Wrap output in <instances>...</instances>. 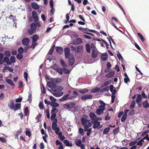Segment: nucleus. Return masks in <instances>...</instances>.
I'll return each instance as SVG.
<instances>
[{"label":"nucleus","instance_id":"obj_54","mask_svg":"<svg viewBox=\"0 0 149 149\" xmlns=\"http://www.w3.org/2000/svg\"><path fill=\"white\" fill-rule=\"evenodd\" d=\"M39 107L40 109H42L44 108V106L42 102H40L39 104Z\"/></svg>","mask_w":149,"mask_h":149},{"label":"nucleus","instance_id":"obj_37","mask_svg":"<svg viewBox=\"0 0 149 149\" xmlns=\"http://www.w3.org/2000/svg\"><path fill=\"white\" fill-rule=\"evenodd\" d=\"M58 111V110L57 108L56 107H52V110L51 111V113H55L56 114Z\"/></svg>","mask_w":149,"mask_h":149},{"label":"nucleus","instance_id":"obj_38","mask_svg":"<svg viewBox=\"0 0 149 149\" xmlns=\"http://www.w3.org/2000/svg\"><path fill=\"white\" fill-rule=\"evenodd\" d=\"M4 54L5 56L10 57L11 56V53L9 51H5L4 52Z\"/></svg>","mask_w":149,"mask_h":149},{"label":"nucleus","instance_id":"obj_13","mask_svg":"<svg viewBox=\"0 0 149 149\" xmlns=\"http://www.w3.org/2000/svg\"><path fill=\"white\" fill-rule=\"evenodd\" d=\"M57 85L55 83V82L52 81L51 85V86L50 87V88L51 89V90L53 92H56V87Z\"/></svg>","mask_w":149,"mask_h":149},{"label":"nucleus","instance_id":"obj_61","mask_svg":"<svg viewBox=\"0 0 149 149\" xmlns=\"http://www.w3.org/2000/svg\"><path fill=\"white\" fill-rule=\"evenodd\" d=\"M22 97H21L16 99L15 100V101L17 103H19L21 102L22 101Z\"/></svg>","mask_w":149,"mask_h":149},{"label":"nucleus","instance_id":"obj_1","mask_svg":"<svg viewBox=\"0 0 149 149\" xmlns=\"http://www.w3.org/2000/svg\"><path fill=\"white\" fill-rule=\"evenodd\" d=\"M88 116L84 115L83 117H81V122L84 127L85 131H86V129H88L92 125V123L88 120Z\"/></svg>","mask_w":149,"mask_h":149},{"label":"nucleus","instance_id":"obj_40","mask_svg":"<svg viewBox=\"0 0 149 149\" xmlns=\"http://www.w3.org/2000/svg\"><path fill=\"white\" fill-rule=\"evenodd\" d=\"M17 52L19 54H22L24 52V48L22 47H19L18 49Z\"/></svg>","mask_w":149,"mask_h":149},{"label":"nucleus","instance_id":"obj_9","mask_svg":"<svg viewBox=\"0 0 149 149\" xmlns=\"http://www.w3.org/2000/svg\"><path fill=\"white\" fill-rule=\"evenodd\" d=\"M75 62V59L73 55L72 56H70L68 59V62L69 65L70 66H72L74 63Z\"/></svg>","mask_w":149,"mask_h":149},{"label":"nucleus","instance_id":"obj_7","mask_svg":"<svg viewBox=\"0 0 149 149\" xmlns=\"http://www.w3.org/2000/svg\"><path fill=\"white\" fill-rule=\"evenodd\" d=\"M93 97V95L91 94L86 95L82 96L81 99L82 100H86L88 99H91Z\"/></svg>","mask_w":149,"mask_h":149},{"label":"nucleus","instance_id":"obj_46","mask_svg":"<svg viewBox=\"0 0 149 149\" xmlns=\"http://www.w3.org/2000/svg\"><path fill=\"white\" fill-rule=\"evenodd\" d=\"M119 127H118L114 129L113 131V132L114 135H116L119 132Z\"/></svg>","mask_w":149,"mask_h":149},{"label":"nucleus","instance_id":"obj_35","mask_svg":"<svg viewBox=\"0 0 149 149\" xmlns=\"http://www.w3.org/2000/svg\"><path fill=\"white\" fill-rule=\"evenodd\" d=\"M110 129V128L109 127H107L104 128L103 131V134H107Z\"/></svg>","mask_w":149,"mask_h":149},{"label":"nucleus","instance_id":"obj_26","mask_svg":"<svg viewBox=\"0 0 149 149\" xmlns=\"http://www.w3.org/2000/svg\"><path fill=\"white\" fill-rule=\"evenodd\" d=\"M117 57L119 60V61H121V62L123 63V56L121 55L119 51H117Z\"/></svg>","mask_w":149,"mask_h":149},{"label":"nucleus","instance_id":"obj_3","mask_svg":"<svg viewBox=\"0 0 149 149\" xmlns=\"http://www.w3.org/2000/svg\"><path fill=\"white\" fill-rule=\"evenodd\" d=\"M32 17L30 16L28 19V21L29 22H32L33 21V19L34 21L35 22H37L38 20V14L35 10H33L32 12Z\"/></svg>","mask_w":149,"mask_h":149},{"label":"nucleus","instance_id":"obj_55","mask_svg":"<svg viewBox=\"0 0 149 149\" xmlns=\"http://www.w3.org/2000/svg\"><path fill=\"white\" fill-rule=\"evenodd\" d=\"M137 142L136 141H131L129 143V145L130 146H132L134 145Z\"/></svg>","mask_w":149,"mask_h":149},{"label":"nucleus","instance_id":"obj_50","mask_svg":"<svg viewBox=\"0 0 149 149\" xmlns=\"http://www.w3.org/2000/svg\"><path fill=\"white\" fill-rule=\"evenodd\" d=\"M46 116L47 118L49 119L50 118V113L49 111V109H47L46 110Z\"/></svg>","mask_w":149,"mask_h":149},{"label":"nucleus","instance_id":"obj_17","mask_svg":"<svg viewBox=\"0 0 149 149\" xmlns=\"http://www.w3.org/2000/svg\"><path fill=\"white\" fill-rule=\"evenodd\" d=\"M50 80L52 82H56L58 84L61 81V79L59 78H52L50 79Z\"/></svg>","mask_w":149,"mask_h":149},{"label":"nucleus","instance_id":"obj_18","mask_svg":"<svg viewBox=\"0 0 149 149\" xmlns=\"http://www.w3.org/2000/svg\"><path fill=\"white\" fill-rule=\"evenodd\" d=\"M115 74V73L113 71H111L110 72L108 73L107 74L105 77L106 78H111Z\"/></svg>","mask_w":149,"mask_h":149},{"label":"nucleus","instance_id":"obj_5","mask_svg":"<svg viewBox=\"0 0 149 149\" xmlns=\"http://www.w3.org/2000/svg\"><path fill=\"white\" fill-rule=\"evenodd\" d=\"M64 51L65 58H68L70 54V49L68 47H65L64 48Z\"/></svg>","mask_w":149,"mask_h":149},{"label":"nucleus","instance_id":"obj_45","mask_svg":"<svg viewBox=\"0 0 149 149\" xmlns=\"http://www.w3.org/2000/svg\"><path fill=\"white\" fill-rule=\"evenodd\" d=\"M62 69L63 72L65 74H68L70 72V70L68 69L63 68H62Z\"/></svg>","mask_w":149,"mask_h":149},{"label":"nucleus","instance_id":"obj_8","mask_svg":"<svg viewBox=\"0 0 149 149\" xmlns=\"http://www.w3.org/2000/svg\"><path fill=\"white\" fill-rule=\"evenodd\" d=\"M55 50L57 54L59 55H62L63 53V49L61 47L56 46L55 47Z\"/></svg>","mask_w":149,"mask_h":149},{"label":"nucleus","instance_id":"obj_36","mask_svg":"<svg viewBox=\"0 0 149 149\" xmlns=\"http://www.w3.org/2000/svg\"><path fill=\"white\" fill-rule=\"evenodd\" d=\"M6 82L10 85L11 86H13L15 84L13 82V81L10 79H6Z\"/></svg>","mask_w":149,"mask_h":149},{"label":"nucleus","instance_id":"obj_29","mask_svg":"<svg viewBox=\"0 0 149 149\" xmlns=\"http://www.w3.org/2000/svg\"><path fill=\"white\" fill-rule=\"evenodd\" d=\"M82 143V141L80 139H76L75 141L76 145L77 146H80Z\"/></svg>","mask_w":149,"mask_h":149},{"label":"nucleus","instance_id":"obj_59","mask_svg":"<svg viewBox=\"0 0 149 149\" xmlns=\"http://www.w3.org/2000/svg\"><path fill=\"white\" fill-rule=\"evenodd\" d=\"M145 139H146L148 141H149V137L148 134H146L145 136L143 137L141 140L143 142H144V140Z\"/></svg>","mask_w":149,"mask_h":149},{"label":"nucleus","instance_id":"obj_39","mask_svg":"<svg viewBox=\"0 0 149 149\" xmlns=\"http://www.w3.org/2000/svg\"><path fill=\"white\" fill-rule=\"evenodd\" d=\"M86 51L88 53H90L91 52L90 45L89 44L87 43L86 45Z\"/></svg>","mask_w":149,"mask_h":149},{"label":"nucleus","instance_id":"obj_24","mask_svg":"<svg viewBox=\"0 0 149 149\" xmlns=\"http://www.w3.org/2000/svg\"><path fill=\"white\" fill-rule=\"evenodd\" d=\"M78 91L79 93H81L85 94L86 93H87L88 92V90L86 88H85L82 89H79Z\"/></svg>","mask_w":149,"mask_h":149},{"label":"nucleus","instance_id":"obj_47","mask_svg":"<svg viewBox=\"0 0 149 149\" xmlns=\"http://www.w3.org/2000/svg\"><path fill=\"white\" fill-rule=\"evenodd\" d=\"M0 141L3 143H6L7 142L6 139L3 137H0Z\"/></svg>","mask_w":149,"mask_h":149},{"label":"nucleus","instance_id":"obj_4","mask_svg":"<svg viewBox=\"0 0 149 149\" xmlns=\"http://www.w3.org/2000/svg\"><path fill=\"white\" fill-rule=\"evenodd\" d=\"M75 103L73 102H70V103H66L64 104V107L67 109H72L74 107Z\"/></svg>","mask_w":149,"mask_h":149},{"label":"nucleus","instance_id":"obj_43","mask_svg":"<svg viewBox=\"0 0 149 149\" xmlns=\"http://www.w3.org/2000/svg\"><path fill=\"white\" fill-rule=\"evenodd\" d=\"M109 90V86L105 87L100 90V92H103L106 91H108Z\"/></svg>","mask_w":149,"mask_h":149},{"label":"nucleus","instance_id":"obj_25","mask_svg":"<svg viewBox=\"0 0 149 149\" xmlns=\"http://www.w3.org/2000/svg\"><path fill=\"white\" fill-rule=\"evenodd\" d=\"M10 65H11L12 63H14L16 62V58L15 56H12L10 58Z\"/></svg>","mask_w":149,"mask_h":149},{"label":"nucleus","instance_id":"obj_27","mask_svg":"<svg viewBox=\"0 0 149 149\" xmlns=\"http://www.w3.org/2000/svg\"><path fill=\"white\" fill-rule=\"evenodd\" d=\"M142 105L143 107L144 108H146L148 107L149 108V104L147 100H146L143 102Z\"/></svg>","mask_w":149,"mask_h":149},{"label":"nucleus","instance_id":"obj_21","mask_svg":"<svg viewBox=\"0 0 149 149\" xmlns=\"http://www.w3.org/2000/svg\"><path fill=\"white\" fill-rule=\"evenodd\" d=\"M39 36L36 34L33 36L32 37V42H36L39 39Z\"/></svg>","mask_w":149,"mask_h":149},{"label":"nucleus","instance_id":"obj_31","mask_svg":"<svg viewBox=\"0 0 149 149\" xmlns=\"http://www.w3.org/2000/svg\"><path fill=\"white\" fill-rule=\"evenodd\" d=\"M51 106L53 107H58L59 105V104L56 102H51Z\"/></svg>","mask_w":149,"mask_h":149},{"label":"nucleus","instance_id":"obj_64","mask_svg":"<svg viewBox=\"0 0 149 149\" xmlns=\"http://www.w3.org/2000/svg\"><path fill=\"white\" fill-rule=\"evenodd\" d=\"M55 142L56 145H59L60 146H63L62 142H61L58 140H56V141Z\"/></svg>","mask_w":149,"mask_h":149},{"label":"nucleus","instance_id":"obj_63","mask_svg":"<svg viewBox=\"0 0 149 149\" xmlns=\"http://www.w3.org/2000/svg\"><path fill=\"white\" fill-rule=\"evenodd\" d=\"M50 99L52 101L51 102H54L56 101V98H54L53 96L51 95L49 97Z\"/></svg>","mask_w":149,"mask_h":149},{"label":"nucleus","instance_id":"obj_30","mask_svg":"<svg viewBox=\"0 0 149 149\" xmlns=\"http://www.w3.org/2000/svg\"><path fill=\"white\" fill-rule=\"evenodd\" d=\"M52 123V127L57 126V120L56 118H55L53 120Z\"/></svg>","mask_w":149,"mask_h":149},{"label":"nucleus","instance_id":"obj_15","mask_svg":"<svg viewBox=\"0 0 149 149\" xmlns=\"http://www.w3.org/2000/svg\"><path fill=\"white\" fill-rule=\"evenodd\" d=\"M31 5L32 8L34 10H38L40 8L39 6L37 3L35 2L32 3Z\"/></svg>","mask_w":149,"mask_h":149},{"label":"nucleus","instance_id":"obj_12","mask_svg":"<svg viewBox=\"0 0 149 149\" xmlns=\"http://www.w3.org/2000/svg\"><path fill=\"white\" fill-rule=\"evenodd\" d=\"M9 57L5 56L1 62V65L3 64L4 63H6L7 64L10 65V59Z\"/></svg>","mask_w":149,"mask_h":149},{"label":"nucleus","instance_id":"obj_23","mask_svg":"<svg viewBox=\"0 0 149 149\" xmlns=\"http://www.w3.org/2000/svg\"><path fill=\"white\" fill-rule=\"evenodd\" d=\"M100 91V88L98 87H96L92 89L91 91V92L93 93H98Z\"/></svg>","mask_w":149,"mask_h":149},{"label":"nucleus","instance_id":"obj_44","mask_svg":"<svg viewBox=\"0 0 149 149\" xmlns=\"http://www.w3.org/2000/svg\"><path fill=\"white\" fill-rule=\"evenodd\" d=\"M16 57L17 59L20 61L23 58V55L21 54H17Z\"/></svg>","mask_w":149,"mask_h":149},{"label":"nucleus","instance_id":"obj_34","mask_svg":"<svg viewBox=\"0 0 149 149\" xmlns=\"http://www.w3.org/2000/svg\"><path fill=\"white\" fill-rule=\"evenodd\" d=\"M89 116L91 119L97 118V116L93 112H90L89 113Z\"/></svg>","mask_w":149,"mask_h":149},{"label":"nucleus","instance_id":"obj_20","mask_svg":"<svg viewBox=\"0 0 149 149\" xmlns=\"http://www.w3.org/2000/svg\"><path fill=\"white\" fill-rule=\"evenodd\" d=\"M63 142L67 146L72 147V143L70 142L68 140H64Z\"/></svg>","mask_w":149,"mask_h":149},{"label":"nucleus","instance_id":"obj_51","mask_svg":"<svg viewBox=\"0 0 149 149\" xmlns=\"http://www.w3.org/2000/svg\"><path fill=\"white\" fill-rule=\"evenodd\" d=\"M35 30L34 29L30 28V29L28 30V33L29 35H32L34 33Z\"/></svg>","mask_w":149,"mask_h":149},{"label":"nucleus","instance_id":"obj_2","mask_svg":"<svg viewBox=\"0 0 149 149\" xmlns=\"http://www.w3.org/2000/svg\"><path fill=\"white\" fill-rule=\"evenodd\" d=\"M21 104L20 103L14 104V101L13 99H11L8 104V107L11 110H13L16 111L21 109Z\"/></svg>","mask_w":149,"mask_h":149},{"label":"nucleus","instance_id":"obj_22","mask_svg":"<svg viewBox=\"0 0 149 149\" xmlns=\"http://www.w3.org/2000/svg\"><path fill=\"white\" fill-rule=\"evenodd\" d=\"M142 100V96L140 94H138L136 99V103L140 102Z\"/></svg>","mask_w":149,"mask_h":149},{"label":"nucleus","instance_id":"obj_56","mask_svg":"<svg viewBox=\"0 0 149 149\" xmlns=\"http://www.w3.org/2000/svg\"><path fill=\"white\" fill-rule=\"evenodd\" d=\"M127 116L123 114L122 116V118L121 119V122H124L126 120Z\"/></svg>","mask_w":149,"mask_h":149},{"label":"nucleus","instance_id":"obj_16","mask_svg":"<svg viewBox=\"0 0 149 149\" xmlns=\"http://www.w3.org/2000/svg\"><path fill=\"white\" fill-rule=\"evenodd\" d=\"M98 53L95 49H93L92 52L91 56L93 58H95L97 56Z\"/></svg>","mask_w":149,"mask_h":149},{"label":"nucleus","instance_id":"obj_10","mask_svg":"<svg viewBox=\"0 0 149 149\" xmlns=\"http://www.w3.org/2000/svg\"><path fill=\"white\" fill-rule=\"evenodd\" d=\"M30 40L29 38H24L22 41V44L24 45H28L29 43Z\"/></svg>","mask_w":149,"mask_h":149},{"label":"nucleus","instance_id":"obj_32","mask_svg":"<svg viewBox=\"0 0 149 149\" xmlns=\"http://www.w3.org/2000/svg\"><path fill=\"white\" fill-rule=\"evenodd\" d=\"M137 35L139 37L140 39L142 42L144 41L145 40V39L141 33H137Z\"/></svg>","mask_w":149,"mask_h":149},{"label":"nucleus","instance_id":"obj_53","mask_svg":"<svg viewBox=\"0 0 149 149\" xmlns=\"http://www.w3.org/2000/svg\"><path fill=\"white\" fill-rule=\"evenodd\" d=\"M38 45V44L36 42H32V45L30 47V48H32L33 49H34L36 47V46Z\"/></svg>","mask_w":149,"mask_h":149},{"label":"nucleus","instance_id":"obj_28","mask_svg":"<svg viewBox=\"0 0 149 149\" xmlns=\"http://www.w3.org/2000/svg\"><path fill=\"white\" fill-rule=\"evenodd\" d=\"M53 130L55 131V133L56 134H58L59 132L60 129L57 126L52 127Z\"/></svg>","mask_w":149,"mask_h":149},{"label":"nucleus","instance_id":"obj_6","mask_svg":"<svg viewBox=\"0 0 149 149\" xmlns=\"http://www.w3.org/2000/svg\"><path fill=\"white\" fill-rule=\"evenodd\" d=\"M82 43V40L80 38H77L76 40H73L72 42V43L73 45H79Z\"/></svg>","mask_w":149,"mask_h":149},{"label":"nucleus","instance_id":"obj_48","mask_svg":"<svg viewBox=\"0 0 149 149\" xmlns=\"http://www.w3.org/2000/svg\"><path fill=\"white\" fill-rule=\"evenodd\" d=\"M25 134L26 135L28 136L29 137H30L31 136V132L29 130H28V129L27 128H26Z\"/></svg>","mask_w":149,"mask_h":149},{"label":"nucleus","instance_id":"obj_11","mask_svg":"<svg viewBox=\"0 0 149 149\" xmlns=\"http://www.w3.org/2000/svg\"><path fill=\"white\" fill-rule=\"evenodd\" d=\"M100 122H98L96 123L93 124V128L94 129H99L102 127V125H100Z\"/></svg>","mask_w":149,"mask_h":149},{"label":"nucleus","instance_id":"obj_57","mask_svg":"<svg viewBox=\"0 0 149 149\" xmlns=\"http://www.w3.org/2000/svg\"><path fill=\"white\" fill-rule=\"evenodd\" d=\"M60 63L61 65L63 67H65L66 66V65L65 61L61 59L60 60Z\"/></svg>","mask_w":149,"mask_h":149},{"label":"nucleus","instance_id":"obj_14","mask_svg":"<svg viewBox=\"0 0 149 149\" xmlns=\"http://www.w3.org/2000/svg\"><path fill=\"white\" fill-rule=\"evenodd\" d=\"M108 56V54L107 52L103 53L101 56V59L103 61H105L107 60Z\"/></svg>","mask_w":149,"mask_h":149},{"label":"nucleus","instance_id":"obj_19","mask_svg":"<svg viewBox=\"0 0 149 149\" xmlns=\"http://www.w3.org/2000/svg\"><path fill=\"white\" fill-rule=\"evenodd\" d=\"M70 95L68 94L64 95L61 98L59 99V100L61 101H63L65 100L69 99L68 97Z\"/></svg>","mask_w":149,"mask_h":149},{"label":"nucleus","instance_id":"obj_42","mask_svg":"<svg viewBox=\"0 0 149 149\" xmlns=\"http://www.w3.org/2000/svg\"><path fill=\"white\" fill-rule=\"evenodd\" d=\"M31 29L36 30L37 28V26L35 23H32L30 25Z\"/></svg>","mask_w":149,"mask_h":149},{"label":"nucleus","instance_id":"obj_60","mask_svg":"<svg viewBox=\"0 0 149 149\" xmlns=\"http://www.w3.org/2000/svg\"><path fill=\"white\" fill-rule=\"evenodd\" d=\"M63 70L62 68H59L58 69H57L56 71L58 72L61 75L63 74Z\"/></svg>","mask_w":149,"mask_h":149},{"label":"nucleus","instance_id":"obj_41","mask_svg":"<svg viewBox=\"0 0 149 149\" xmlns=\"http://www.w3.org/2000/svg\"><path fill=\"white\" fill-rule=\"evenodd\" d=\"M82 47L81 45H79L77 46V49H76L75 52L76 53H79L81 50L82 49Z\"/></svg>","mask_w":149,"mask_h":149},{"label":"nucleus","instance_id":"obj_58","mask_svg":"<svg viewBox=\"0 0 149 149\" xmlns=\"http://www.w3.org/2000/svg\"><path fill=\"white\" fill-rule=\"evenodd\" d=\"M4 54L2 53H0V65H1V62L3 60V59L4 58Z\"/></svg>","mask_w":149,"mask_h":149},{"label":"nucleus","instance_id":"obj_33","mask_svg":"<svg viewBox=\"0 0 149 149\" xmlns=\"http://www.w3.org/2000/svg\"><path fill=\"white\" fill-rule=\"evenodd\" d=\"M24 113L25 116H26L27 115H29V111H28V107H26L24 110Z\"/></svg>","mask_w":149,"mask_h":149},{"label":"nucleus","instance_id":"obj_62","mask_svg":"<svg viewBox=\"0 0 149 149\" xmlns=\"http://www.w3.org/2000/svg\"><path fill=\"white\" fill-rule=\"evenodd\" d=\"M51 118H50L51 120H53L55 118H56V113H51Z\"/></svg>","mask_w":149,"mask_h":149},{"label":"nucleus","instance_id":"obj_49","mask_svg":"<svg viewBox=\"0 0 149 149\" xmlns=\"http://www.w3.org/2000/svg\"><path fill=\"white\" fill-rule=\"evenodd\" d=\"M96 112L97 114L100 115L103 113V111H102L101 110L99 109H97L96 110Z\"/></svg>","mask_w":149,"mask_h":149},{"label":"nucleus","instance_id":"obj_52","mask_svg":"<svg viewBox=\"0 0 149 149\" xmlns=\"http://www.w3.org/2000/svg\"><path fill=\"white\" fill-rule=\"evenodd\" d=\"M91 130L92 129L91 128L86 129L85 132L87 131L86 134L88 136H89L90 135Z\"/></svg>","mask_w":149,"mask_h":149}]
</instances>
